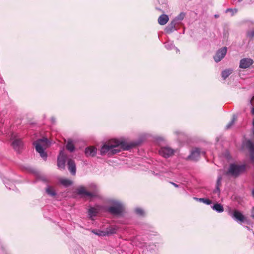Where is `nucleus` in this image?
<instances>
[{"mask_svg": "<svg viewBox=\"0 0 254 254\" xmlns=\"http://www.w3.org/2000/svg\"><path fill=\"white\" fill-rule=\"evenodd\" d=\"M201 153H202L203 154H204V152H200L199 149L195 148L194 149L191 151V153L189 156L188 158L189 159L191 160L196 161L199 158Z\"/></svg>", "mask_w": 254, "mask_h": 254, "instance_id": "obj_13", "label": "nucleus"}, {"mask_svg": "<svg viewBox=\"0 0 254 254\" xmlns=\"http://www.w3.org/2000/svg\"><path fill=\"white\" fill-rule=\"evenodd\" d=\"M135 211L136 214H137L139 215H142L144 213L143 210L140 208H136L135 209Z\"/></svg>", "mask_w": 254, "mask_h": 254, "instance_id": "obj_31", "label": "nucleus"}, {"mask_svg": "<svg viewBox=\"0 0 254 254\" xmlns=\"http://www.w3.org/2000/svg\"><path fill=\"white\" fill-rule=\"evenodd\" d=\"M227 51L226 47H223L217 51L215 56L214 57L215 61L217 63L221 61L225 56Z\"/></svg>", "mask_w": 254, "mask_h": 254, "instance_id": "obj_9", "label": "nucleus"}, {"mask_svg": "<svg viewBox=\"0 0 254 254\" xmlns=\"http://www.w3.org/2000/svg\"><path fill=\"white\" fill-rule=\"evenodd\" d=\"M165 46V47L168 50H172V49L175 48L177 52L179 51V50L175 47L173 43L171 42H168L166 43Z\"/></svg>", "mask_w": 254, "mask_h": 254, "instance_id": "obj_28", "label": "nucleus"}, {"mask_svg": "<svg viewBox=\"0 0 254 254\" xmlns=\"http://www.w3.org/2000/svg\"><path fill=\"white\" fill-rule=\"evenodd\" d=\"M245 145L249 150L251 160L254 162V144L251 140H248L245 142Z\"/></svg>", "mask_w": 254, "mask_h": 254, "instance_id": "obj_12", "label": "nucleus"}, {"mask_svg": "<svg viewBox=\"0 0 254 254\" xmlns=\"http://www.w3.org/2000/svg\"><path fill=\"white\" fill-rule=\"evenodd\" d=\"M253 195L254 196V190L253 191Z\"/></svg>", "mask_w": 254, "mask_h": 254, "instance_id": "obj_39", "label": "nucleus"}, {"mask_svg": "<svg viewBox=\"0 0 254 254\" xmlns=\"http://www.w3.org/2000/svg\"><path fill=\"white\" fill-rule=\"evenodd\" d=\"M234 119H233L230 123H229L227 125V126H226L227 128H230V127L234 124Z\"/></svg>", "mask_w": 254, "mask_h": 254, "instance_id": "obj_34", "label": "nucleus"}, {"mask_svg": "<svg viewBox=\"0 0 254 254\" xmlns=\"http://www.w3.org/2000/svg\"><path fill=\"white\" fill-rule=\"evenodd\" d=\"M222 180V177L221 176H219L217 179V184H216V189L213 191V193L217 194L218 196L220 194V189L219 187L221 184V181Z\"/></svg>", "mask_w": 254, "mask_h": 254, "instance_id": "obj_19", "label": "nucleus"}, {"mask_svg": "<svg viewBox=\"0 0 254 254\" xmlns=\"http://www.w3.org/2000/svg\"><path fill=\"white\" fill-rule=\"evenodd\" d=\"M46 191L48 195L51 196H54L56 194L54 188L50 186L47 187L46 189Z\"/></svg>", "mask_w": 254, "mask_h": 254, "instance_id": "obj_22", "label": "nucleus"}, {"mask_svg": "<svg viewBox=\"0 0 254 254\" xmlns=\"http://www.w3.org/2000/svg\"><path fill=\"white\" fill-rule=\"evenodd\" d=\"M228 214L237 221L243 222L245 220L244 216L237 210H232L230 208L228 210Z\"/></svg>", "mask_w": 254, "mask_h": 254, "instance_id": "obj_7", "label": "nucleus"}, {"mask_svg": "<svg viewBox=\"0 0 254 254\" xmlns=\"http://www.w3.org/2000/svg\"><path fill=\"white\" fill-rule=\"evenodd\" d=\"M10 139L13 140L12 145L16 151H19L22 146V142L20 139L17 138L16 134L12 133L10 136Z\"/></svg>", "mask_w": 254, "mask_h": 254, "instance_id": "obj_5", "label": "nucleus"}, {"mask_svg": "<svg viewBox=\"0 0 254 254\" xmlns=\"http://www.w3.org/2000/svg\"><path fill=\"white\" fill-rule=\"evenodd\" d=\"M245 169V165L231 164L228 170V174L232 176H236L243 172Z\"/></svg>", "mask_w": 254, "mask_h": 254, "instance_id": "obj_4", "label": "nucleus"}, {"mask_svg": "<svg viewBox=\"0 0 254 254\" xmlns=\"http://www.w3.org/2000/svg\"><path fill=\"white\" fill-rule=\"evenodd\" d=\"M51 120H52V121L53 122H55V119L54 118H51Z\"/></svg>", "mask_w": 254, "mask_h": 254, "instance_id": "obj_38", "label": "nucleus"}, {"mask_svg": "<svg viewBox=\"0 0 254 254\" xmlns=\"http://www.w3.org/2000/svg\"><path fill=\"white\" fill-rule=\"evenodd\" d=\"M176 25H177L174 23V22L172 21L166 27L165 30L167 33H171L173 31L176 30L175 27Z\"/></svg>", "mask_w": 254, "mask_h": 254, "instance_id": "obj_18", "label": "nucleus"}, {"mask_svg": "<svg viewBox=\"0 0 254 254\" xmlns=\"http://www.w3.org/2000/svg\"><path fill=\"white\" fill-rule=\"evenodd\" d=\"M89 189L92 190L91 192H95V196L97 195V187L94 184H91L89 186Z\"/></svg>", "mask_w": 254, "mask_h": 254, "instance_id": "obj_30", "label": "nucleus"}, {"mask_svg": "<svg viewBox=\"0 0 254 254\" xmlns=\"http://www.w3.org/2000/svg\"><path fill=\"white\" fill-rule=\"evenodd\" d=\"M186 16L184 12H181L178 16H177L172 21L176 24H179L181 21L184 19Z\"/></svg>", "mask_w": 254, "mask_h": 254, "instance_id": "obj_17", "label": "nucleus"}, {"mask_svg": "<svg viewBox=\"0 0 254 254\" xmlns=\"http://www.w3.org/2000/svg\"><path fill=\"white\" fill-rule=\"evenodd\" d=\"M97 212L98 210L94 207H91L88 210V214L90 218H92L93 217L96 216Z\"/></svg>", "mask_w": 254, "mask_h": 254, "instance_id": "obj_24", "label": "nucleus"}, {"mask_svg": "<svg viewBox=\"0 0 254 254\" xmlns=\"http://www.w3.org/2000/svg\"><path fill=\"white\" fill-rule=\"evenodd\" d=\"M66 148L70 152H72L74 150V146L73 142L71 140H68L66 144Z\"/></svg>", "mask_w": 254, "mask_h": 254, "instance_id": "obj_26", "label": "nucleus"}, {"mask_svg": "<svg viewBox=\"0 0 254 254\" xmlns=\"http://www.w3.org/2000/svg\"><path fill=\"white\" fill-rule=\"evenodd\" d=\"M85 153L87 157H94L97 153V149L93 146H89L85 149Z\"/></svg>", "mask_w": 254, "mask_h": 254, "instance_id": "obj_14", "label": "nucleus"}, {"mask_svg": "<svg viewBox=\"0 0 254 254\" xmlns=\"http://www.w3.org/2000/svg\"><path fill=\"white\" fill-rule=\"evenodd\" d=\"M174 151L169 147H161L159 150L160 155L165 158H168L174 154Z\"/></svg>", "mask_w": 254, "mask_h": 254, "instance_id": "obj_10", "label": "nucleus"}, {"mask_svg": "<svg viewBox=\"0 0 254 254\" xmlns=\"http://www.w3.org/2000/svg\"><path fill=\"white\" fill-rule=\"evenodd\" d=\"M251 216L254 218V207H253L251 211Z\"/></svg>", "mask_w": 254, "mask_h": 254, "instance_id": "obj_35", "label": "nucleus"}, {"mask_svg": "<svg viewBox=\"0 0 254 254\" xmlns=\"http://www.w3.org/2000/svg\"><path fill=\"white\" fill-rule=\"evenodd\" d=\"M233 70L231 69H226L222 71V77L224 79L227 78L232 73Z\"/></svg>", "mask_w": 254, "mask_h": 254, "instance_id": "obj_25", "label": "nucleus"}, {"mask_svg": "<svg viewBox=\"0 0 254 254\" xmlns=\"http://www.w3.org/2000/svg\"><path fill=\"white\" fill-rule=\"evenodd\" d=\"M34 144L36 151L40 154L41 157L44 159H46L47 156L44 152V150L50 145V142L48 139L43 137L35 141Z\"/></svg>", "mask_w": 254, "mask_h": 254, "instance_id": "obj_2", "label": "nucleus"}, {"mask_svg": "<svg viewBox=\"0 0 254 254\" xmlns=\"http://www.w3.org/2000/svg\"><path fill=\"white\" fill-rule=\"evenodd\" d=\"M59 181L62 185L65 187L69 186L72 183L71 180L67 179L61 178Z\"/></svg>", "mask_w": 254, "mask_h": 254, "instance_id": "obj_20", "label": "nucleus"}, {"mask_svg": "<svg viewBox=\"0 0 254 254\" xmlns=\"http://www.w3.org/2000/svg\"><path fill=\"white\" fill-rule=\"evenodd\" d=\"M110 204L111 206L109 207L108 210L109 212L114 215H120L124 211L125 206L119 200L112 199L110 201Z\"/></svg>", "mask_w": 254, "mask_h": 254, "instance_id": "obj_3", "label": "nucleus"}, {"mask_svg": "<svg viewBox=\"0 0 254 254\" xmlns=\"http://www.w3.org/2000/svg\"><path fill=\"white\" fill-rule=\"evenodd\" d=\"M66 155L64 154L63 150H61L58 157L57 165L59 169H64Z\"/></svg>", "mask_w": 254, "mask_h": 254, "instance_id": "obj_6", "label": "nucleus"}, {"mask_svg": "<svg viewBox=\"0 0 254 254\" xmlns=\"http://www.w3.org/2000/svg\"><path fill=\"white\" fill-rule=\"evenodd\" d=\"M92 232L99 236H105L108 235V232H107L106 231H104L99 230H93Z\"/></svg>", "mask_w": 254, "mask_h": 254, "instance_id": "obj_23", "label": "nucleus"}, {"mask_svg": "<svg viewBox=\"0 0 254 254\" xmlns=\"http://www.w3.org/2000/svg\"><path fill=\"white\" fill-rule=\"evenodd\" d=\"M118 227L117 226H112L107 229L106 231L108 232V235L110 234H113L117 232Z\"/></svg>", "mask_w": 254, "mask_h": 254, "instance_id": "obj_27", "label": "nucleus"}, {"mask_svg": "<svg viewBox=\"0 0 254 254\" xmlns=\"http://www.w3.org/2000/svg\"><path fill=\"white\" fill-rule=\"evenodd\" d=\"M254 64V61L250 58H244L240 60L239 67L241 68H247Z\"/></svg>", "mask_w": 254, "mask_h": 254, "instance_id": "obj_11", "label": "nucleus"}, {"mask_svg": "<svg viewBox=\"0 0 254 254\" xmlns=\"http://www.w3.org/2000/svg\"><path fill=\"white\" fill-rule=\"evenodd\" d=\"M170 183H171L172 185H173L175 187H176V188H178V187H179V186H178L177 184H175V183H173V182H170Z\"/></svg>", "mask_w": 254, "mask_h": 254, "instance_id": "obj_36", "label": "nucleus"}, {"mask_svg": "<svg viewBox=\"0 0 254 254\" xmlns=\"http://www.w3.org/2000/svg\"><path fill=\"white\" fill-rule=\"evenodd\" d=\"M243 0H238V1L240 2L241 1H242Z\"/></svg>", "mask_w": 254, "mask_h": 254, "instance_id": "obj_40", "label": "nucleus"}, {"mask_svg": "<svg viewBox=\"0 0 254 254\" xmlns=\"http://www.w3.org/2000/svg\"><path fill=\"white\" fill-rule=\"evenodd\" d=\"M77 193L78 194L88 198H93L95 196V192H90L87 190L85 188L80 186L76 189Z\"/></svg>", "mask_w": 254, "mask_h": 254, "instance_id": "obj_8", "label": "nucleus"}, {"mask_svg": "<svg viewBox=\"0 0 254 254\" xmlns=\"http://www.w3.org/2000/svg\"><path fill=\"white\" fill-rule=\"evenodd\" d=\"M212 208L218 212H222L224 211V208L222 205L219 203H216L212 206Z\"/></svg>", "mask_w": 254, "mask_h": 254, "instance_id": "obj_21", "label": "nucleus"}, {"mask_svg": "<svg viewBox=\"0 0 254 254\" xmlns=\"http://www.w3.org/2000/svg\"><path fill=\"white\" fill-rule=\"evenodd\" d=\"M253 125H254V121H253Z\"/></svg>", "mask_w": 254, "mask_h": 254, "instance_id": "obj_41", "label": "nucleus"}, {"mask_svg": "<svg viewBox=\"0 0 254 254\" xmlns=\"http://www.w3.org/2000/svg\"><path fill=\"white\" fill-rule=\"evenodd\" d=\"M194 199L197 200L199 201L200 202H202L205 204H206L207 205L211 204L212 203L211 200H210L209 199H205V198H195V197L194 198Z\"/></svg>", "mask_w": 254, "mask_h": 254, "instance_id": "obj_29", "label": "nucleus"}, {"mask_svg": "<svg viewBox=\"0 0 254 254\" xmlns=\"http://www.w3.org/2000/svg\"><path fill=\"white\" fill-rule=\"evenodd\" d=\"M252 113L254 115V108L252 109Z\"/></svg>", "mask_w": 254, "mask_h": 254, "instance_id": "obj_37", "label": "nucleus"}, {"mask_svg": "<svg viewBox=\"0 0 254 254\" xmlns=\"http://www.w3.org/2000/svg\"><path fill=\"white\" fill-rule=\"evenodd\" d=\"M67 165L68 170L70 171V173L72 175H74L76 173V170L75 163L74 161L71 159H69L67 162Z\"/></svg>", "mask_w": 254, "mask_h": 254, "instance_id": "obj_15", "label": "nucleus"}, {"mask_svg": "<svg viewBox=\"0 0 254 254\" xmlns=\"http://www.w3.org/2000/svg\"><path fill=\"white\" fill-rule=\"evenodd\" d=\"M231 11V12H232L233 14L234 13H236L237 12V9H232L231 8H228L226 10V12Z\"/></svg>", "mask_w": 254, "mask_h": 254, "instance_id": "obj_33", "label": "nucleus"}, {"mask_svg": "<svg viewBox=\"0 0 254 254\" xmlns=\"http://www.w3.org/2000/svg\"><path fill=\"white\" fill-rule=\"evenodd\" d=\"M168 21L169 17L166 14L161 15L158 19V22L159 24L161 25H164L166 24Z\"/></svg>", "mask_w": 254, "mask_h": 254, "instance_id": "obj_16", "label": "nucleus"}, {"mask_svg": "<svg viewBox=\"0 0 254 254\" xmlns=\"http://www.w3.org/2000/svg\"><path fill=\"white\" fill-rule=\"evenodd\" d=\"M128 150L129 146L122 140L112 139L105 143L100 149V154L102 155H107L111 156L120 152L121 149Z\"/></svg>", "mask_w": 254, "mask_h": 254, "instance_id": "obj_1", "label": "nucleus"}, {"mask_svg": "<svg viewBox=\"0 0 254 254\" xmlns=\"http://www.w3.org/2000/svg\"><path fill=\"white\" fill-rule=\"evenodd\" d=\"M247 35L248 37L253 38L254 37V29L247 32Z\"/></svg>", "mask_w": 254, "mask_h": 254, "instance_id": "obj_32", "label": "nucleus"}]
</instances>
